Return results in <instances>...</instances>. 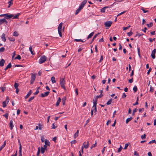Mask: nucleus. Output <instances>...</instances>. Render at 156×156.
I'll use <instances>...</instances> for the list:
<instances>
[{
  "label": "nucleus",
  "mask_w": 156,
  "mask_h": 156,
  "mask_svg": "<svg viewBox=\"0 0 156 156\" xmlns=\"http://www.w3.org/2000/svg\"><path fill=\"white\" fill-rule=\"evenodd\" d=\"M66 84V81L65 79H60V84L61 87L63 88L65 90H66L65 84Z\"/></svg>",
  "instance_id": "1"
},
{
  "label": "nucleus",
  "mask_w": 156,
  "mask_h": 156,
  "mask_svg": "<svg viewBox=\"0 0 156 156\" xmlns=\"http://www.w3.org/2000/svg\"><path fill=\"white\" fill-rule=\"evenodd\" d=\"M62 23H61L58 25V33L59 34V36L61 37L62 36Z\"/></svg>",
  "instance_id": "2"
},
{
  "label": "nucleus",
  "mask_w": 156,
  "mask_h": 156,
  "mask_svg": "<svg viewBox=\"0 0 156 156\" xmlns=\"http://www.w3.org/2000/svg\"><path fill=\"white\" fill-rule=\"evenodd\" d=\"M47 59V57L45 55H43L41 57L39 61V63L40 64H42Z\"/></svg>",
  "instance_id": "3"
},
{
  "label": "nucleus",
  "mask_w": 156,
  "mask_h": 156,
  "mask_svg": "<svg viewBox=\"0 0 156 156\" xmlns=\"http://www.w3.org/2000/svg\"><path fill=\"white\" fill-rule=\"evenodd\" d=\"M112 23V21H107L105 23L104 25L105 27H109L111 26Z\"/></svg>",
  "instance_id": "4"
},
{
  "label": "nucleus",
  "mask_w": 156,
  "mask_h": 156,
  "mask_svg": "<svg viewBox=\"0 0 156 156\" xmlns=\"http://www.w3.org/2000/svg\"><path fill=\"white\" fill-rule=\"evenodd\" d=\"M5 16V19H10L13 16V15L12 14L9 13H6Z\"/></svg>",
  "instance_id": "5"
},
{
  "label": "nucleus",
  "mask_w": 156,
  "mask_h": 156,
  "mask_svg": "<svg viewBox=\"0 0 156 156\" xmlns=\"http://www.w3.org/2000/svg\"><path fill=\"white\" fill-rule=\"evenodd\" d=\"M115 3H114L112 5H111L109 6H105L104 7L102 8L101 9V12H103L104 13L105 12V10L106 9L110 7H111L113 5V4Z\"/></svg>",
  "instance_id": "6"
},
{
  "label": "nucleus",
  "mask_w": 156,
  "mask_h": 156,
  "mask_svg": "<svg viewBox=\"0 0 156 156\" xmlns=\"http://www.w3.org/2000/svg\"><path fill=\"white\" fill-rule=\"evenodd\" d=\"M87 2V0H84L81 3L79 7H80L81 9H83L84 6L86 4Z\"/></svg>",
  "instance_id": "7"
},
{
  "label": "nucleus",
  "mask_w": 156,
  "mask_h": 156,
  "mask_svg": "<svg viewBox=\"0 0 156 156\" xmlns=\"http://www.w3.org/2000/svg\"><path fill=\"white\" fill-rule=\"evenodd\" d=\"M156 52V49L154 48L153 51H152L151 54V56L152 58L153 59H154L155 58V54Z\"/></svg>",
  "instance_id": "8"
},
{
  "label": "nucleus",
  "mask_w": 156,
  "mask_h": 156,
  "mask_svg": "<svg viewBox=\"0 0 156 156\" xmlns=\"http://www.w3.org/2000/svg\"><path fill=\"white\" fill-rule=\"evenodd\" d=\"M49 91H47V92H45L44 94L42 93L41 94V97L42 98L44 97H45L48 96L49 95Z\"/></svg>",
  "instance_id": "9"
},
{
  "label": "nucleus",
  "mask_w": 156,
  "mask_h": 156,
  "mask_svg": "<svg viewBox=\"0 0 156 156\" xmlns=\"http://www.w3.org/2000/svg\"><path fill=\"white\" fill-rule=\"evenodd\" d=\"M85 142H84L83 143V147L84 148H85V149H87L89 145V143L88 141H87V144L86 145L85 144Z\"/></svg>",
  "instance_id": "10"
},
{
  "label": "nucleus",
  "mask_w": 156,
  "mask_h": 156,
  "mask_svg": "<svg viewBox=\"0 0 156 156\" xmlns=\"http://www.w3.org/2000/svg\"><path fill=\"white\" fill-rule=\"evenodd\" d=\"M32 91L31 90H30L28 92L27 94L25 96V99H27L30 96L31 94L32 93Z\"/></svg>",
  "instance_id": "11"
},
{
  "label": "nucleus",
  "mask_w": 156,
  "mask_h": 156,
  "mask_svg": "<svg viewBox=\"0 0 156 156\" xmlns=\"http://www.w3.org/2000/svg\"><path fill=\"white\" fill-rule=\"evenodd\" d=\"M9 126L10 127V129L12 130L13 127L14 126L13 123V121L12 120H11L9 122Z\"/></svg>",
  "instance_id": "12"
},
{
  "label": "nucleus",
  "mask_w": 156,
  "mask_h": 156,
  "mask_svg": "<svg viewBox=\"0 0 156 156\" xmlns=\"http://www.w3.org/2000/svg\"><path fill=\"white\" fill-rule=\"evenodd\" d=\"M66 100V98L65 96L62 99V103L63 105H64L65 104V102Z\"/></svg>",
  "instance_id": "13"
},
{
  "label": "nucleus",
  "mask_w": 156,
  "mask_h": 156,
  "mask_svg": "<svg viewBox=\"0 0 156 156\" xmlns=\"http://www.w3.org/2000/svg\"><path fill=\"white\" fill-rule=\"evenodd\" d=\"M1 38L2 39V40L4 42H5L6 41V40L5 37V35L4 33L2 34L1 36Z\"/></svg>",
  "instance_id": "14"
},
{
  "label": "nucleus",
  "mask_w": 156,
  "mask_h": 156,
  "mask_svg": "<svg viewBox=\"0 0 156 156\" xmlns=\"http://www.w3.org/2000/svg\"><path fill=\"white\" fill-rule=\"evenodd\" d=\"M98 98H97L96 96H95V97L94 100V99L93 100V103L94 104V105H97V104L98 103Z\"/></svg>",
  "instance_id": "15"
},
{
  "label": "nucleus",
  "mask_w": 156,
  "mask_h": 156,
  "mask_svg": "<svg viewBox=\"0 0 156 156\" xmlns=\"http://www.w3.org/2000/svg\"><path fill=\"white\" fill-rule=\"evenodd\" d=\"M5 63V60L3 59H2L0 61V66H3L4 65Z\"/></svg>",
  "instance_id": "16"
},
{
  "label": "nucleus",
  "mask_w": 156,
  "mask_h": 156,
  "mask_svg": "<svg viewBox=\"0 0 156 156\" xmlns=\"http://www.w3.org/2000/svg\"><path fill=\"white\" fill-rule=\"evenodd\" d=\"M6 140H5L4 143V144H3L0 147V151H1L4 147L5 146L6 144Z\"/></svg>",
  "instance_id": "17"
},
{
  "label": "nucleus",
  "mask_w": 156,
  "mask_h": 156,
  "mask_svg": "<svg viewBox=\"0 0 156 156\" xmlns=\"http://www.w3.org/2000/svg\"><path fill=\"white\" fill-rule=\"evenodd\" d=\"M94 34V33L93 32H91L90 34L87 38V40H88L89 38H91V37Z\"/></svg>",
  "instance_id": "18"
},
{
  "label": "nucleus",
  "mask_w": 156,
  "mask_h": 156,
  "mask_svg": "<svg viewBox=\"0 0 156 156\" xmlns=\"http://www.w3.org/2000/svg\"><path fill=\"white\" fill-rule=\"evenodd\" d=\"M44 143H45L44 145H47L48 146H50V143L48 140H45L44 141Z\"/></svg>",
  "instance_id": "19"
},
{
  "label": "nucleus",
  "mask_w": 156,
  "mask_h": 156,
  "mask_svg": "<svg viewBox=\"0 0 156 156\" xmlns=\"http://www.w3.org/2000/svg\"><path fill=\"white\" fill-rule=\"evenodd\" d=\"M100 34V33H98V34H96L94 36V37H93V39H92V40H91V42H90V44H91L92 43V42L94 41V39L95 38H96V37L97 36H98V35Z\"/></svg>",
  "instance_id": "20"
},
{
  "label": "nucleus",
  "mask_w": 156,
  "mask_h": 156,
  "mask_svg": "<svg viewBox=\"0 0 156 156\" xmlns=\"http://www.w3.org/2000/svg\"><path fill=\"white\" fill-rule=\"evenodd\" d=\"M79 132V130H77L76 132L74 134L73 136V137L74 138L76 139L78 136V133Z\"/></svg>",
  "instance_id": "21"
},
{
  "label": "nucleus",
  "mask_w": 156,
  "mask_h": 156,
  "mask_svg": "<svg viewBox=\"0 0 156 156\" xmlns=\"http://www.w3.org/2000/svg\"><path fill=\"white\" fill-rule=\"evenodd\" d=\"M61 101V99L60 97L58 98V100L56 104V106H58L59 105V103Z\"/></svg>",
  "instance_id": "22"
},
{
  "label": "nucleus",
  "mask_w": 156,
  "mask_h": 156,
  "mask_svg": "<svg viewBox=\"0 0 156 156\" xmlns=\"http://www.w3.org/2000/svg\"><path fill=\"white\" fill-rule=\"evenodd\" d=\"M21 14L20 13H18L16 15L13 17V18H12L13 19H18L19 16Z\"/></svg>",
  "instance_id": "23"
},
{
  "label": "nucleus",
  "mask_w": 156,
  "mask_h": 156,
  "mask_svg": "<svg viewBox=\"0 0 156 156\" xmlns=\"http://www.w3.org/2000/svg\"><path fill=\"white\" fill-rule=\"evenodd\" d=\"M94 108V110L95 114H96L97 112V105H94L92 108Z\"/></svg>",
  "instance_id": "24"
},
{
  "label": "nucleus",
  "mask_w": 156,
  "mask_h": 156,
  "mask_svg": "<svg viewBox=\"0 0 156 156\" xmlns=\"http://www.w3.org/2000/svg\"><path fill=\"white\" fill-rule=\"evenodd\" d=\"M29 50L30 51L31 53V54L33 55H34L35 54V53L32 50V46H30L29 47Z\"/></svg>",
  "instance_id": "25"
},
{
  "label": "nucleus",
  "mask_w": 156,
  "mask_h": 156,
  "mask_svg": "<svg viewBox=\"0 0 156 156\" xmlns=\"http://www.w3.org/2000/svg\"><path fill=\"white\" fill-rule=\"evenodd\" d=\"M133 118L132 117H130L129 118H127L126 120V123L127 124L128 122L131 120Z\"/></svg>",
  "instance_id": "26"
},
{
  "label": "nucleus",
  "mask_w": 156,
  "mask_h": 156,
  "mask_svg": "<svg viewBox=\"0 0 156 156\" xmlns=\"http://www.w3.org/2000/svg\"><path fill=\"white\" fill-rule=\"evenodd\" d=\"M81 9H81L80 7H79V8L76 10V11L75 13V14L76 15L77 14Z\"/></svg>",
  "instance_id": "27"
},
{
  "label": "nucleus",
  "mask_w": 156,
  "mask_h": 156,
  "mask_svg": "<svg viewBox=\"0 0 156 156\" xmlns=\"http://www.w3.org/2000/svg\"><path fill=\"white\" fill-rule=\"evenodd\" d=\"M112 98L109 99L107 102L106 104L108 105L111 104L112 102Z\"/></svg>",
  "instance_id": "28"
},
{
  "label": "nucleus",
  "mask_w": 156,
  "mask_h": 156,
  "mask_svg": "<svg viewBox=\"0 0 156 156\" xmlns=\"http://www.w3.org/2000/svg\"><path fill=\"white\" fill-rule=\"evenodd\" d=\"M153 25V23L152 22H151L149 24H147V26L148 27L150 28L151 27H152Z\"/></svg>",
  "instance_id": "29"
},
{
  "label": "nucleus",
  "mask_w": 156,
  "mask_h": 156,
  "mask_svg": "<svg viewBox=\"0 0 156 156\" xmlns=\"http://www.w3.org/2000/svg\"><path fill=\"white\" fill-rule=\"evenodd\" d=\"M5 20V19H0V22L2 24L3 23H4Z\"/></svg>",
  "instance_id": "30"
},
{
  "label": "nucleus",
  "mask_w": 156,
  "mask_h": 156,
  "mask_svg": "<svg viewBox=\"0 0 156 156\" xmlns=\"http://www.w3.org/2000/svg\"><path fill=\"white\" fill-rule=\"evenodd\" d=\"M19 86V84L18 83H17L16 82H15L14 85V87L15 88H18V87Z\"/></svg>",
  "instance_id": "31"
},
{
  "label": "nucleus",
  "mask_w": 156,
  "mask_h": 156,
  "mask_svg": "<svg viewBox=\"0 0 156 156\" xmlns=\"http://www.w3.org/2000/svg\"><path fill=\"white\" fill-rule=\"evenodd\" d=\"M129 144L130 143H129L125 144V147L124 148V149L125 150L127 149L128 146L129 145Z\"/></svg>",
  "instance_id": "32"
},
{
  "label": "nucleus",
  "mask_w": 156,
  "mask_h": 156,
  "mask_svg": "<svg viewBox=\"0 0 156 156\" xmlns=\"http://www.w3.org/2000/svg\"><path fill=\"white\" fill-rule=\"evenodd\" d=\"M13 35L14 36L17 37L19 35V34L17 32L15 31L13 33Z\"/></svg>",
  "instance_id": "33"
},
{
  "label": "nucleus",
  "mask_w": 156,
  "mask_h": 156,
  "mask_svg": "<svg viewBox=\"0 0 156 156\" xmlns=\"http://www.w3.org/2000/svg\"><path fill=\"white\" fill-rule=\"evenodd\" d=\"M8 104V103H7V102H6V101H3L2 102L3 107H6L7 105Z\"/></svg>",
  "instance_id": "34"
},
{
  "label": "nucleus",
  "mask_w": 156,
  "mask_h": 156,
  "mask_svg": "<svg viewBox=\"0 0 156 156\" xmlns=\"http://www.w3.org/2000/svg\"><path fill=\"white\" fill-rule=\"evenodd\" d=\"M133 90L135 92H136L137 90V88L136 86H135L133 88Z\"/></svg>",
  "instance_id": "35"
},
{
  "label": "nucleus",
  "mask_w": 156,
  "mask_h": 156,
  "mask_svg": "<svg viewBox=\"0 0 156 156\" xmlns=\"http://www.w3.org/2000/svg\"><path fill=\"white\" fill-rule=\"evenodd\" d=\"M18 59L20 60L21 59V57L20 55H18L15 58V59Z\"/></svg>",
  "instance_id": "36"
},
{
  "label": "nucleus",
  "mask_w": 156,
  "mask_h": 156,
  "mask_svg": "<svg viewBox=\"0 0 156 156\" xmlns=\"http://www.w3.org/2000/svg\"><path fill=\"white\" fill-rule=\"evenodd\" d=\"M9 5L8 8H9L10 6L13 4V3L12 1H10L8 2Z\"/></svg>",
  "instance_id": "37"
},
{
  "label": "nucleus",
  "mask_w": 156,
  "mask_h": 156,
  "mask_svg": "<svg viewBox=\"0 0 156 156\" xmlns=\"http://www.w3.org/2000/svg\"><path fill=\"white\" fill-rule=\"evenodd\" d=\"M122 147L121 146V145H120V147L118 148V151H117V152L118 153L120 152L122 150Z\"/></svg>",
  "instance_id": "38"
},
{
  "label": "nucleus",
  "mask_w": 156,
  "mask_h": 156,
  "mask_svg": "<svg viewBox=\"0 0 156 156\" xmlns=\"http://www.w3.org/2000/svg\"><path fill=\"white\" fill-rule=\"evenodd\" d=\"M137 109L136 108H135L133 110L132 112V115H134L135 113L137 112Z\"/></svg>",
  "instance_id": "39"
},
{
  "label": "nucleus",
  "mask_w": 156,
  "mask_h": 156,
  "mask_svg": "<svg viewBox=\"0 0 156 156\" xmlns=\"http://www.w3.org/2000/svg\"><path fill=\"white\" fill-rule=\"evenodd\" d=\"M149 41L151 43V42H152L153 41H155V38H154L152 39L151 38H149Z\"/></svg>",
  "instance_id": "40"
},
{
  "label": "nucleus",
  "mask_w": 156,
  "mask_h": 156,
  "mask_svg": "<svg viewBox=\"0 0 156 156\" xmlns=\"http://www.w3.org/2000/svg\"><path fill=\"white\" fill-rule=\"evenodd\" d=\"M40 152V147H39L38 149V151L37 153V156H39Z\"/></svg>",
  "instance_id": "41"
},
{
  "label": "nucleus",
  "mask_w": 156,
  "mask_h": 156,
  "mask_svg": "<svg viewBox=\"0 0 156 156\" xmlns=\"http://www.w3.org/2000/svg\"><path fill=\"white\" fill-rule=\"evenodd\" d=\"M155 143L156 144V141L155 140H153L150 141L148 144H151V143Z\"/></svg>",
  "instance_id": "42"
},
{
  "label": "nucleus",
  "mask_w": 156,
  "mask_h": 156,
  "mask_svg": "<svg viewBox=\"0 0 156 156\" xmlns=\"http://www.w3.org/2000/svg\"><path fill=\"white\" fill-rule=\"evenodd\" d=\"M9 39L10 41H15V39L13 37H9Z\"/></svg>",
  "instance_id": "43"
},
{
  "label": "nucleus",
  "mask_w": 156,
  "mask_h": 156,
  "mask_svg": "<svg viewBox=\"0 0 156 156\" xmlns=\"http://www.w3.org/2000/svg\"><path fill=\"white\" fill-rule=\"evenodd\" d=\"M36 75H37V74L32 73L31 78H35L36 77Z\"/></svg>",
  "instance_id": "44"
},
{
  "label": "nucleus",
  "mask_w": 156,
  "mask_h": 156,
  "mask_svg": "<svg viewBox=\"0 0 156 156\" xmlns=\"http://www.w3.org/2000/svg\"><path fill=\"white\" fill-rule=\"evenodd\" d=\"M18 142L20 145L19 149H22V146L21 144L20 141L19 139L18 140Z\"/></svg>",
  "instance_id": "45"
},
{
  "label": "nucleus",
  "mask_w": 156,
  "mask_h": 156,
  "mask_svg": "<svg viewBox=\"0 0 156 156\" xmlns=\"http://www.w3.org/2000/svg\"><path fill=\"white\" fill-rule=\"evenodd\" d=\"M41 153L42 154H44L45 152V151L46 150L45 149L43 148V147H42L41 148Z\"/></svg>",
  "instance_id": "46"
},
{
  "label": "nucleus",
  "mask_w": 156,
  "mask_h": 156,
  "mask_svg": "<svg viewBox=\"0 0 156 156\" xmlns=\"http://www.w3.org/2000/svg\"><path fill=\"white\" fill-rule=\"evenodd\" d=\"M34 98V96H33L30 98L28 100V101L29 102H30L32 100H33Z\"/></svg>",
  "instance_id": "47"
},
{
  "label": "nucleus",
  "mask_w": 156,
  "mask_h": 156,
  "mask_svg": "<svg viewBox=\"0 0 156 156\" xmlns=\"http://www.w3.org/2000/svg\"><path fill=\"white\" fill-rule=\"evenodd\" d=\"M38 128L39 129L41 130L42 129V127H41V126H42V125H41V124L40 123H39L38 124Z\"/></svg>",
  "instance_id": "48"
},
{
  "label": "nucleus",
  "mask_w": 156,
  "mask_h": 156,
  "mask_svg": "<svg viewBox=\"0 0 156 156\" xmlns=\"http://www.w3.org/2000/svg\"><path fill=\"white\" fill-rule=\"evenodd\" d=\"M12 66V65L11 63H9L8 65H7V66H6L7 69H9L11 68Z\"/></svg>",
  "instance_id": "49"
},
{
  "label": "nucleus",
  "mask_w": 156,
  "mask_h": 156,
  "mask_svg": "<svg viewBox=\"0 0 156 156\" xmlns=\"http://www.w3.org/2000/svg\"><path fill=\"white\" fill-rule=\"evenodd\" d=\"M5 50V48L4 47H2L0 48V52H3Z\"/></svg>",
  "instance_id": "50"
},
{
  "label": "nucleus",
  "mask_w": 156,
  "mask_h": 156,
  "mask_svg": "<svg viewBox=\"0 0 156 156\" xmlns=\"http://www.w3.org/2000/svg\"><path fill=\"white\" fill-rule=\"evenodd\" d=\"M8 115L9 114L8 113H6L5 114L3 115V116L5 117L6 118V119H7L8 118Z\"/></svg>",
  "instance_id": "51"
},
{
  "label": "nucleus",
  "mask_w": 156,
  "mask_h": 156,
  "mask_svg": "<svg viewBox=\"0 0 156 156\" xmlns=\"http://www.w3.org/2000/svg\"><path fill=\"white\" fill-rule=\"evenodd\" d=\"M130 27V25H129V26H128V27H123V30H126L129 29Z\"/></svg>",
  "instance_id": "52"
},
{
  "label": "nucleus",
  "mask_w": 156,
  "mask_h": 156,
  "mask_svg": "<svg viewBox=\"0 0 156 156\" xmlns=\"http://www.w3.org/2000/svg\"><path fill=\"white\" fill-rule=\"evenodd\" d=\"M126 12V11H124L123 12H122L118 14L117 16V17H118L123 14L125 13Z\"/></svg>",
  "instance_id": "53"
},
{
  "label": "nucleus",
  "mask_w": 156,
  "mask_h": 156,
  "mask_svg": "<svg viewBox=\"0 0 156 156\" xmlns=\"http://www.w3.org/2000/svg\"><path fill=\"white\" fill-rule=\"evenodd\" d=\"M127 34L129 36H131L132 35V34H133V33L132 32V31H130L129 32H128L127 33Z\"/></svg>",
  "instance_id": "54"
},
{
  "label": "nucleus",
  "mask_w": 156,
  "mask_h": 156,
  "mask_svg": "<svg viewBox=\"0 0 156 156\" xmlns=\"http://www.w3.org/2000/svg\"><path fill=\"white\" fill-rule=\"evenodd\" d=\"M1 89V90L2 92H3L5 91V90L6 88L5 87H0Z\"/></svg>",
  "instance_id": "55"
},
{
  "label": "nucleus",
  "mask_w": 156,
  "mask_h": 156,
  "mask_svg": "<svg viewBox=\"0 0 156 156\" xmlns=\"http://www.w3.org/2000/svg\"><path fill=\"white\" fill-rule=\"evenodd\" d=\"M146 135L144 134L143 135H142L141 136V138L142 139H145L146 137Z\"/></svg>",
  "instance_id": "56"
},
{
  "label": "nucleus",
  "mask_w": 156,
  "mask_h": 156,
  "mask_svg": "<svg viewBox=\"0 0 156 156\" xmlns=\"http://www.w3.org/2000/svg\"><path fill=\"white\" fill-rule=\"evenodd\" d=\"M77 142V141L76 140H72L71 141V146L73 144H76Z\"/></svg>",
  "instance_id": "57"
},
{
  "label": "nucleus",
  "mask_w": 156,
  "mask_h": 156,
  "mask_svg": "<svg viewBox=\"0 0 156 156\" xmlns=\"http://www.w3.org/2000/svg\"><path fill=\"white\" fill-rule=\"evenodd\" d=\"M96 146V142L94 144H93L91 147H90V148L92 149L94 147H95Z\"/></svg>",
  "instance_id": "58"
},
{
  "label": "nucleus",
  "mask_w": 156,
  "mask_h": 156,
  "mask_svg": "<svg viewBox=\"0 0 156 156\" xmlns=\"http://www.w3.org/2000/svg\"><path fill=\"white\" fill-rule=\"evenodd\" d=\"M19 156H22V149H19Z\"/></svg>",
  "instance_id": "59"
},
{
  "label": "nucleus",
  "mask_w": 156,
  "mask_h": 156,
  "mask_svg": "<svg viewBox=\"0 0 156 156\" xmlns=\"http://www.w3.org/2000/svg\"><path fill=\"white\" fill-rule=\"evenodd\" d=\"M35 80V79H31L30 80V84H32L33 83Z\"/></svg>",
  "instance_id": "60"
},
{
  "label": "nucleus",
  "mask_w": 156,
  "mask_h": 156,
  "mask_svg": "<svg viewBox=\"0 0 156 156\" xmlns=\"http://www.w3.org/2000/svg\"><path fill=\"white\" fill-rule=\"evenodd\" d=\"M57 127V126H55L54 123H53L52 125V129H55Z\"/></svg>",
  "instance_id": "61"
},
{
  "label": "nucleus",
  "mask_w": 156,
  "mask_h": 156,
  "mask_svg": "<svg viewBox=\"0 0 156 156\" xmlns=\"http://www.w3.org/2000/svg\"><path fill=\"white\" fill-rule=\"evenodd\" d=\"M154 90V88L152 87L151 86L150 87V91L151 92H153Z\"/></svg>",
  "instance_id": "62"
},
{
  "label": "nucleus",
  "mask_w": 156,
  "mask_h": 156,
  "mask_svg": "<svg viewBox=\"0 0 156 156\" xmlns=\"http://www.w3.org/2000/svg\"><path fill=\"white\" fill-rule=\"evenodd\" d=\"M103 96V94H100L98 96H96V97L97 98H101V97H102Z\"/></svg>",
  "instance_id": "63"
},
{
  "label": "nucleus",
  "mask_w": 156,
  "mask_h": 156,
  "mask_svg": "<svg viewBox=\"0 0 156 156\" xmlns=\"http://www.w3.org/2000/svg\"><path fill=\"white\" fill-rule=\"evenodd\" d=\"M9 97L7 96L6 100L5 101H6V102H7V103H8L9 102Z\"/></svg>",
  "instance_id": "64"
}]
</instances>
